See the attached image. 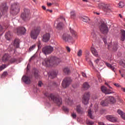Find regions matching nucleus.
Listing matches in <instances>:
<instances>
[{
	"label": "nucleus",
	"mask_w": 125,
	"mask_h": 125,
	"mask_svg": "<svg viewBox=\"0 0 125 125\" xmlns=\"http://www.w3.org/2000/svg\"><path fill=\"white\" fill-rule=\"evenodd\" d=\"M110 102V97H108L106 98L105 101H102L101 102V105L102 106H108V104H109V103Z\"/></svg>",
	"instance_id": "obj_16"
},
{
	"label": "nucleus",
	"mask_w": 125,
	"mask_h": 125,
	"mask_svg": "<svg viewBox=\"0 0 125 125\" xmlns=\"http://www.w3.org/2000/svg\"><path fill=\"white\" fill-rule=\"evenodd\" d=\"M17 33L19 36L26 34L27 30L23 26H19L16 29Z\"/></svg>",
	"instance_id": "obj_13"
},
{
	"label": "nucleus",
	"mask_w": 125,
	"mask_h": 125,
	"mask_svg": "<svg viewBox=\"0 0 125 125\" xmlns=\"http://www.w3.org/2000/svg\"><path fill=\"white\" fill-rule=\"evenodd\" d=\"M37 45L38 47V49H41L42 48V43L41 42V41H39L37 42Z\"/></svg>",
	"instance_id": "obj_38"
},
{
	"label": "nucleus",
	"mask_w": 125,
	"mask_h": 125,
	"mask_svg": "<svg viewBox=\"0 0 125 125\" xmlns=\"http://www.w3.org/2000/svg\"><path fill=\"white\" fill-rule=\"evenodd\" d=\"M98 125H105V124H104V123H103L102 122H99Z\"/></svg>",
	"instance_id": "obj_59"
},
{
	"label": "nucleus",
	"mask_w": 125,
	"mask_h": 125,
	"mask_svg": "<svg viewBox=\"0 0 125 125\" xmlns=\"http://www.w3.org/2000/svg\"><path fill=\"white\" fill-rule=\"evenodd\" d=\"M35 47H36V44H34L32 46H30L29 49V51H32V50H34Z\"/></svg>",
	"instance_id": "obj_41"
},
{
	"label": "nucleus",
	"mask_w": 125,
	"mask_h": 125,
	"mask_svg": "<svg viewBox=\"0 0 125 125\" xmlns=\"http://www.w3.org/2000/svg\"><path fill=\"white\" fill-rule=\"evenodd\" d=\"M82 76L84 78H86V74L84 72H82Z\"/></svg>",
	"instance_id": "obj_56"
},
{
	"label": "nucleus",
	"mask_w": 125,
	"mask_h": 125,
	"mask_svg": "<svg viewBox=\"0 0 125 125\" xmlns=\"http://www.w3.org/2000/svg\"><path fill=\"white\" fill-rule=\"evenodd\" d=\"M60 19H62V20H64V21H65V18L64 17L62 16L60 17Z\"/></svg>",
	"instance_id": "obj_60"
},
{
	"label": "nucleus",
	"mask_w": 125,
	"mask_h": 125,
	"mask_svg": "<svg viewBox=\"0 0 125 125\" xmlns=\"http://www.w3.org/2000/svg\"><path fill=\"white\" fill-rule=\"evenodd\" d=\"M54 26L56 25L57 28L59 29H61V28H62L63 27V23L60 21V20H57L54 24Z\"/></svg>",
	"instance_id": "obj_17"
},
{
	"label": "nucleus",
	"mask_w": 125,
	"mask_h": 125,
	"mask_svg": "<svg viewBox=\"0 0 125 125\" xmlns=\"http://www.w3.org/2000/svg\"><path fill=\"white\" fill-rule=\"evenodd\" d=\"M6 68V65L4 64H2L1 66H0V71H2L3 69H5Z\"/></svg>",
	"instance_id": "obj_45"
},
{
	"label": "nucleus",
	"mask_w": 125,
	"mask_h": 125,
	"mask_svg": "<svg viewBox=\"0 0 125 125\" xmlns=\"http://www.w3.org/2000/svg\"><path fill=\"white\" fill-rule=\"evenodd\" d=\"M81 19L83 22H85L86 23L88 22L89 21V18L88 17L85 16H83L81 18Z\"/></svg>",
	"instance_id": "obj_25"
},
{
	"label": "nucleus",
	"mask_w": 125,
	"mask_h": 125,
	"mask_svg": "<svg viewBox=\"0 0 125 125\" xmlns=\"http://www.w3.org/2000/svg\"><path fill=\"white\" fill-rule=\"evenodd\" d=\"M104 42L105 44H107V41L106 40V39H104Z\"/></svg>",
	"instance_id": "obj_63"
},
{
	"label": "nucleus",
	"mask_w": 125,
	"mask_h": 125,
	"mask_svg": "<svg viewBox=\"0 0 125 125\" xmlns=\"http://www.w3.org/2000/svg\"><path fill=\"white\" fill-rule=\"evenodd\" d=\"M98 7H99V8H103V9H104L105 11H106V12L110 11V5L106 3H99L98 4Z\"/></svg>",
	"instance_id": "obj_12"
},
{
	"label": "nucleus",
	"mask_w": 125,
	"mask_h": 125,
	"mask_svg": "<svg viewBox=\"0 0 125 125\" xmlns=\"http://www.w3.org/2000/svg\"><path fill=\"white\" fill-rule=\"evenodd\" d=\"M83 87L85 89H87L90 87V86L88 84V83L85 82L83 84Z\"/></svg>",
	"instance_id": "obj_35"
},
{
	"label": "nucleus",
	"mask_w": 125,
	"mask_h": 125,
	"mask_svg": "<svg viewBox=\"0 0 125 125\" xmlns=\"http://www.w3.org/2000/svg\"><path fill=\"white\" fill-rule=\"evenodd\" d=\"M91 38L95 41L97 39V32H95L94 30H92L91 32Z\"/></svg>",
	"instance_id": "obj_20"
},
{
	"label": "nucleus",
	"mask_w": 125,
	"mask_h": 125,
	"mask_svg": "<svg viewBox=\"0 0 125 125\" xmlns=\"http://www.w3.org/2000/svg\"><path fill=\"white\" fill-rule=\"evenodd\" d=\"M70 17L72 19H74L76 17V12L75 11H72L70 12Z\"/></svg>",
	"instance_id": "obj_36"
},
{
	"label": "nucleus",
	"mask_w": 125,
	"mask_h": 125,
	"mask_svg": "<svg viewBox=\"0 0 125 125\" xmlns=\"http://www.w3.org/2000/svg\"><path fill=\"white\" fill-rule=\"evenodd\" d=\"M62 39L63 41L67 42H71V43L74 42V38H73L69 33L63 34Z\"/></svg>",
	"instance_id": "obj_7"
},
{
	"label": "nucleus",
	"mask_w": 125,
	"mask_h": 125,
	"mask_svg": "<svg viewBox=\"0 0 125 125\" xmlns=\"http://www.w3.org/2000/svg\"><path fill=\"white\" fill-rule=\"evenodd\" d=\"M70 33L72 34V36H73L74 38H75V39H77L78 37V34H77V32L74 31V30L73 29H70Z\"/></svg>",
	"instance_id": "obj_33"
},
{
	"label": "nucleus",
	"mask_w": 125,
	"mask_h": 125,
	"mask_svg": "<svg viewBox=\"0 0 125 125\" xmlns=\"http://www.w3.org/2000/svg\"><path fill=\"white\" fill-rule=\"evenodd\" d=\"M91 51L93 55H94V56L96 57H97L98 56V52H97V50L95 49V48L93 47H91Z\"/></svg>",
	"instance_id": "obj_21"
},
{
	"label": "nucleus",
	"mask_w": 125,
	"mask_h": 125,
	"mask_svg": "<svg viewBox=\"0 0 125 125\" xmlns=\"http://www.w3.org/2000/svg\"><path fill=\"white\" fill-rule=\"evenodd\" d=\"M99 28L102 34H108V32H109V29L108 28L107 25H106L105 23V21H103V20H100L99 21Z\"/></svg>",
	"instance_id": "obj_3"
},
{
	"label": "nucleus",
	"mask_w": 125,
	"mask_h": 125,
	"mask_svg": "<svg viewBox=\"0 0 125 125\" xmlns=\"http://www.w3.org/2000/svg\"><path fill=\"white\" fill-rule=\"evenodd\" d=\"M34 76L35 78H38L39 77V71H38V70H35L34 71Z\"/></svg>",
	"instance_id": "obj_44"
},
{
	"label": "nucleus",
	"mask_w": 125,
	"mask_h": 125,
	"mask_svg": "<svg viewBox=\"0 0 125 125\" xmlns=\"http://www.w3.org/2000/svg\"><path fill=\"white\" fill-rule=\"evenodd\" d=\"M35 58H36V56L35 55H34L32 57H31V58L29 60V61H31V60H33V59H35Z\"/></svg>",
	"instance_id": "obj_55"
},
{
	"label": "nucleus",
	"mask_w": 125,
	"mask_h": 125,
	"mask_svg": "<svg viewBox=\"0 0 125 125\" xmlns=\"http://www.w3.org/2000/svg\"><path fill=\"white\" fill-rule=\"evenodd\" d=\"M47 5L48 6H51V5H52V3H47Z\"/></svg>",
	"instance_id": "obj_58"
},
{
	"label": "nucleus",
	"mask_w": 125,
	"mask_h": 125,
	"mask_svg": "<svg viewBox=\"0 0 125 125\" xmlns=\"http://www.w3.org/2000/svg\"><path fill=\"white\" fill-rule=\"evenodd\" d=\"M85 55H86V59L87 60L88 59V56L89 55V51L88 50H86L85 52Z\"/></svg>",
	"instance_id": "obj_40"
},
{
	"label": "nucleus",
	"mask_w": 125,
	"mask_h": 125,
	"mask_svg": "<svg viewBox=\"0 0 125 125\" xmlns=\"http://www.w3.org/2000/svg\"><path fill=\"white\" fill-rule=\"evenodd\" d=\"M125 31L121 30V41L122 42L125 41Z\"/></svg>",
	"instance_id": "obj_29"
},
{
	"label": "nucleus",
	"mask_w": 125,
	"mask_h": 125,
	"mask_svg": "<svg viewBox=\"0 0 125 125\" xmlns=\"http://www.w3.org/2000/svg\"><path fill=\"white\" fill-rule=\"evenodd\" d=\"M21 17L23 21H27L30 19V10L25 8L24 11L21 16Z\"/></svg>",
	"instance_id": "obj_4"
},
{
	"label": "nucleus",
	"mask_w": 125,
	"mask_h": 125,
	"mask_svg": "<svg viewBox=\"0 0 125 125\" xmlns=\"http://www.w3.org/2000/svg\"><path fill=\"white\" fill-rule=\"evenodd\" d=\"M22 80L25 83H27V84L31 83V78L28 76H23Z\"/></svg>",
	"instance_id": "obj_15"
},
{
	"label": "nucleus",
	"mask_w": 125,
	"mask_h": 125,
	"mask_svg": "<svg viewBox=\"0 0 125 125\" xmlns=\"http://www.w3.org/2000/svg\"><path fill=\"white\" fill-rule=\"evenodd\" d=\"M77 55L78 57H81L82 55H83V50L82 49H80L78 53H77Z\"/></svg>",
	"instance_id": "obj_37"
},
{
	"label": "nucleus",
	"mask_w": 125,
	"mask_h": 125,
	"mask_svg": "<svg viewBox=\"0 0 125 125\" xmlns=\"http://www.w3.org/2000/svg\"><path fill=\"white\" fill-rule=\"evenodd\" d=\"M76 111L78 114H83V110H82L81 105L79 104L76 106Z\"/></svg>",
	"instance_id": "obj_24"
},
{
	"label": "nucleus",
	"mask_w": 125,
	"mask_h": 125,
	"mask_svg": "<svg viewBox=\"0 0 125 125\" xmlns=\"http://www.w3.org/2000/svg\"><path fill=\"white\" fill-rule=\"evenodd\" d=\"M114 85L115 86H117V87H121V85H120V84H119L118 83H114Z\"/></svg>",
	"instance_id": "obj_51"
},
{
	"label": "nucleus",
	"mask_w": 125,
	"mask_h": 125,
	"mask_svg": "<svg viewBox=\"0 0 125 125\" xmlns=\"http://www.w3.org/2000/svg\"><path fill=\"white\" fill-rule=\"evenodd\" d=\"M113 93H115V92H114V91H112V90L110 89V94H113Z\"/></svg>",
	"instance_id": "obj_61"
},
{
	"label": "nucleus",
	"mask_w": 125,
	"mask_h": 125,
	"mask_svg": "<svg viewBox=\"0 0 125 125\" xmlns=\"http://www.w3.org/2000/svg\"><path fill=\"white\" fill-rule=\"evenodd\" d=\"M117 113L121 116V118L123 120H125V113L123 112V111H122L121 109H118L117 110Z\"/></svg>",
	"instance_id": "obj_22"
},
{
	"label": "nucleus",
	"mask_w": 125,
	"mask_h": 125,
	"mask_svg": "<svg viewBox=\"0 0 125 125\" xmlns=\"http://www.w3.org/2000/svg\"><path fill=\"white\" fill-rule=\"evenodd\" d=\"M57 74H58V71H51L50 75L49 76V77L51 79H54V78H56V76H57Z\"/></svg>",
	"instance_id": "obj_19"
},
{
	"label": "nucleus",
	"mask_w": 125,
	"mask_h": 125,
	"mask_svg": "<svg viewBox=\"0 0 125 125\" xmlns=\"http://www.w3.org/2000/svg\"><path fill=\"white\" fill-rule=\"evenodd\" d=\"M101 90L104 93H105V94H110V90L107 89L105 86H102L101 87Z\"/></svg>",
	"instance_id": "obj_18"
},
{
	"label": "nucleus",
	"mask_w": 125,
	"mask_h": 125,
	"mask_svg": "<svg viewBox=\"0 0 125 125\" xmlns=\"http://www.w3.org/2000/svg\"><path fill=\"white\" fill-rule=\"evenodd\" d=\"M40 28H36L31 31L30 33V37L31 39H33V40H37L38 36H39V34H40Z\"/></svg>",
	"instance_id": "obj_6"
},
{
	"label": "nucleus",
	"mask_w": 125,
	"mask_h": 125,
	"mask_svg": "<svg viewBox=\"0 0 125 125\" xmlns=\"http://www.w3.org/2000/svg\"><path fill=\"white\" fill-rule=\"evenodd\" d=\"M88 113L89 118H90V119H93V116H92V113H91V110L90 109L88 110Z\"/></svg>",
	"instance_id": "obj_39"
},
{
	"label": "nucleus",
	"mask_w": 125,
	"mask_h": 125,
	"mask_svg": "<svg viewBox=\"0 0 125 125\" xmlns=\"http://www.w3.org/2000/svg\"><path fill=\"white\" fill-rule=\"evenodd\" d=\"M42 84V82L41 81H39L38 83V86L41 87Z\"/></svg>",
	"instance_id": "obj_53"
},
{
	"label": "nucleus",
	"mask_w": 125,
	"mask_h": 125,
	"mask_svg": "<svg viewBox=\"0 0 125 125\" xmlns=\"http://www.w3.org/2000/svg\"><path fill=\"white\" fill-rule=\"evenodd\" d=\"M8 10V7L6 5V3H2L0 7V18L2 15H5L7 13Z\"/></svg>",
	"instance_id": "obj_8"
},
{
	"label": "nucleus",
	"mask_w": 125,
	"mask_h": 125,
	"mask_svg": "<svg viewBox=\"0 0 125 125\" xmlns=\"http://www.w3.org/2000/svg\"><path fill=\"white\" fill-rule=\"evenodd\" d=\"M16 61H17V60L15 58H13L11 60V63H14V62H16Z\"/></svg>",
	"instance_id": "obj_50"
},
{
	"label": "nucleus",
	"mask_w": 125,
	"mask_h": 125,
	"mask_svg": "<svg viewBox=\"0 0 125 125\" xmlns=\"http://www.w3.org/2000/svg\"><path fill=\"white\" fill-rule=\"evenodd\" d=\"M106 119L108 121H110V116H106Z\"/></svg>",
	"instance_id": "obj_62"
},
{
	"label": "nucleus",
	"mask_w": 125,
	"mask_h": 125,
	"mask_svg": "<svg viewBox=\"0 0 125 125\" xmlns=\"http://www.w3.org/2000/svg\"><path fill=\"white\" fill-rule=\"evenodd\" d=\"M118 7L119 8H123L125 7V3L123 1L120 2L118 4Z\"/></svg>",
	"instance_id": "obj_34"
},
{
	"label": "nucleus",
	"mask_w": 125,
	"mask_h": 125,
	"mask_svg": "<svg viewBox=\"0 0 125 125\" xmlns=\"http://www.w3.org/2000/svg\"><path fill=\"white\" fill-rule=\"evenodd\" d=\"M99 61H100V59H97L95 61V63H96V64H98V63L99 62Z\"/></svg>",
	"instance_id": "obj_52"
},
{
	"label": "nucleus",
	"mask_w": 125,
	"mask_h": 125,
	"mask_svg": "<svg viewBox=\"0 0 125 125\" xmlns=\"http://www.w3.org/2000/svg\"><path fill=\"white\" fill-rule=\"evenodd\" d=\"M50 40V34L47 33L44 34L42 36V42H47Z\"/></svg>",
	"instance_id": "obj_14"
},
{
	"label": "nucleus",
	"mask_w": 125,
	"mask_h": 125,
	"mask_svg": "<svg viewBox=\"0 0 125 125\" xmlns=\"http://www.w3.org/2000/svg\"><path fill=\"white\" fill-rule=\"evenodd\" d=\"M90 96V95L88 92L84 94L83 97L82 98V102L84 105L88 104V100H89Z\"/></svg>",
	"instance_id": "obj_11"
},
{
	"label": "nucleus",
	"mask_w": 125,
	"mask_h": 125,
	"mask_svg": "<svg viewBox=\"0 0 125 125\" xmlns=\"http://www.w3.org/2000/svg\"><path fill=\"white\" fill-rule=\"evenodd\" d=\"M10 37H11V33H10V31L7 32L5 34V38L8 41H9L10 40Z\"/></svg>",
	"instance_id": "obj_27"
},
{
	"label": "nucleus",
	"mask_w": 125,
	"mask_h": 125,
	"mask_svg": "<svg viewBox=\"0 0 125 125\" xmlns=\"http://www.w3.org/2000/svg\"><path fill=\"white\" fill-rule=\"evenodd\" d=\"M65 103L67 105H70V106L73 104V101L69 98L65 99Z\"/></svg>",
	"instance_id": "obj_28"
},
{
	"label": "nucleus",
	"mask_w": 125,
	"mask_h": 125,
	"mask_svg": "<svg viewBox=\"0 0 125 125\" xmlns=\"http://www.w3.org/2000/svg\"><path fill=\"white\" fill-rule=\"evenodd\" d=\"M42 51L43 53L46 54H50L53 51V47L51 46H46L42 48Z\"/></svg>",
	"instance_id": "obj_10"
},
{
	"label": "nucleus",
	"mask_w": 125,
	"mask_h": 125,
	"mask_svg": "<svg viewBox=\"0 0 125 125\" xmlns=\"http://www.w3.org/2000/svg\"><path fill=\"white\" fill-rule=\"evenodd\" d=\"M59 60V59H57V58L52 57L45 59L43 62V64L45 65L46 67H49L50 66H55L58 64Z\"/></svg>",
	"instance_id": "obj_2"
},
{
	"label": "nucleus",
	"mask_w": 125,
	"mask_h": 125,
	"mask_svg": "<svg viewBox=\"0 0 125 125\" xmlns=\"http://www.w3.org/2000/svg\"><path fill=\"white\" fill-rule=\"evenodd\" d=\"M113 49L114 51H117V50L118 49V44H115L114 45Z\"/></svg>",
	"instance_id": "obj_42"
},
{
	"label": "nucleus",
	"mask_w": 125,
	"mask_h": 125,
	"mask_svg": "<svg viewBox=\"0 0 125 125\" xmlns=\"http://www.w3.org/2000/svg\"><path fill=\"white\" fill-rule=\"evenodd\" d=\"M121 89L122 91H123L124 92H125V88H121Z\"/></svg>",
	"instance_id": "obj_64"
},
{
	"label": "nucleus",
	"mask_w": 125,
	"mask_h": 125,
	"mask_svg": "<svg viewBox=\"0 0 125 125\" xmlns=\"http://www.w3.org/2000/svg\"><path fill=\"white\" fill-rule=\"evenodd\" d=\"M66 50H67V51H68V52H70V51H71V49L69 47L67 46V47H66Z\"/></svg>",
	"instance_id": "obj_54"
},
{
	"label": "nucleus",
	"mask_w": 125,
	"mask_h": 125,
	"mask_svg": "<svg viewBox=\"0 0 125 125\" xmlns=\"http://www.w3.org/2000/svg\"><path fill=\"white\" fill-rule=\"evenodd\" d=\"M2 60L4 62L7 61V60H8V55L7 54H4L2 58Z\"/></svg>",
	"instance_id": "obj_32"
},
{
	"label": "nucleus",
	"mask_w": 125,
	"mask_h": 125,
	"mask_svg": "<svg viewBox=\"0 0 125 125\" xmlns=\"http://www.w3.org/2000/svg\"><path fill=\"white\" fill-rule=\"evenodd\" d=\"M63 73L65 75H69L70 74V69L68 67L63 69Z\"/></svg>",
	"instance_id": "obj_31"
},
{
	"label": "nucleus",
	"mask_w": 125,
	"mask_h": 125,
	"mask_svg": "<svg viewBox=\"0 0 125 125\" xmlns=\"http://www.w3.org/2000/svg\"><path fill=\"white\" fill-rule=\"evenodd\" d=\"M72 80L70 78H64L62 82V85L63 88H67L69 85L71 84V82Z\"/></svg>",
	"instance_id": "obj_9"
},
{
	"label": "nucleus",
	"mask_w": 125,
	"mask_h": 125,
	"mask_svg": "<svg viewBox=\"0 0 125 125\" xmlns=\"http://www.w3.org/2000/svg\"><path fill=\"white\" fill-rule=\"evenodd\" d=\"M19 43H20V40H19V39H15L14 45L16 46V47H19Z\"/></svg>",
	"instance_id": "obj_26"
},
{
	"label": "nucleus",
	"mask_w": 125,
	"mask_h": 125,
	"mask_svg": "<svg viewBox=\"0 0 125 125\" xmlns=\"http://www.w3.org/2000/svg\"><path fill=\"white\" fill-rule=\"evenodd\" d=\"M62 109L64 112H69V109L67 107L63 106Z\"/></svg>",
	"instance_id": "obj_47"
},
{
	"label": "nucleus",
	"mask_w": 125,
	"mask_h": 125,
	"mask_svg": "<svg viewBox=\"0 0 125 125\" xmlns=\"http://www.w3.org/2000/svg\"><path fill=\"white\" fill-rule=\"evenodd\" d=\"M110 122L111 123H117L118 122V118L115 117L113 115L110 116Z\"/></svg>",
	"instance_id": "obj_23"
},
{
	"label": "nucleus",
	"mask_w": 125,
	"mask_h": 125,
	"mask_svg": "<svg viewBox=\"0 0 125 125\" xmlns=\"http://www.w3.org/2000/svg\"><path fill=\"white\" fill-rule=\"evenodd\" d=\"M7 75H8V73H7V72L5 71L2 74L1 78H4L5 77H6V76H7Z\"/></svg>",
	"instance_id": "obj_43"
},
{
	"label": "nucleus",
	"mask_w": 125,
	"mask_h": 125,
	"mask_svg": "<svg viewBox=\"0 0 125 125\" xmlns=\"http://www.w3.org/2000/svg\"><path fill=\"white\" fill-rule=\"evenodd\" d=\"M86 124H87V125H94V122H93V121H88L86 122Z\"/></svg>",
	"instance_id": "obj_46"
},
{
	"label": "nucleus",
	"mask_w": 125,
	"mask_h": 125,
	"mask_svg": "<svg viewBox=\"0 0 125 125\" xmlns=\"http://www.w3.org/2000/svg\"><path fill=\"white\" fill-rule=\"evenodd\" d=\"M110 69L111 70H112V71H113V72H116V69L115 68V67L112 66V65H110Z\"/></svg>",
	"instance_id": "obj_48"
},
{
	"label": "nucleus",
	"mask_w": 125,
	"mask_h": 125,
	"mask_svg": "<svg viewBox=\"0 0 125 125\" xmlns=\"http://www.w3.org/2000/svg\"><path fill=\"white\" fill-rule=\"evenodd\" d=\"M71 117L73 118V119H76L77 118V114L75 113H71Z\"/></svg>",
	"instance_id": "obj_49"
},
{
	"label": "nucleus",
	"mask_w": 125,
	"mask_h": 125,
	"mask_svg": "<svg viewBox=\"0 0 125 125\" xmlns=\"http://www.w3.org/2000/svg\"><path fill=\"white\" fill-rule=\"evenodd\" d=\"M116 99L114 98L113 96H110V104H115V103L116 102Z\"/></svg>",
	"instance_id": "obj_30"
},
{
	"label": "nucleus",
	"mask_w": 125,
	"mask_h": 125,
	"mask_svg": "<svg viewBox=\"0 0 125 125\" xmlns=\"http://www.w3.org/2000/svg\"><path fill=\"white\" fill-rule=\"evenodd\" d=\"M20 8L17 4H14L11 5L10 13L12 15H17L19 13Z\"/></svg>",
	"instance_id": "obj_5"
},
{
	"label": "nucleus",
	"mask_w": 125,
	"mask_h": 125,
	"mask_svg": "<svg viewBox=\"0 0 125 125\" xmlns=\"http://www.w3.org/2000/svg\"><path fill=\"white\" fill-rule=\"evenodd\" d=\"M44 95L47 97L50 101H53V102L57 104L59 106L62 105V99H61V98L56 97V96L54 94L48 93H45Z\"/></svg>",
	"instance_id": "obj_1"
},
{
	"label": "nucleus",
	"mask_w": 125,
	"mask_h": 125,
	"mask_svg": "<svg viewBox=\"0 0 125 125\" xmlns=\"http://www.w3.org/2000/svg\"><path fill=\"white\" fill-rule=\"evenodd\" d=\"M105 64L106 66H107V67H110V63H108V62H105Z\"/></svg>",
	"instance_id": "obj_57"
}]
</instances>
